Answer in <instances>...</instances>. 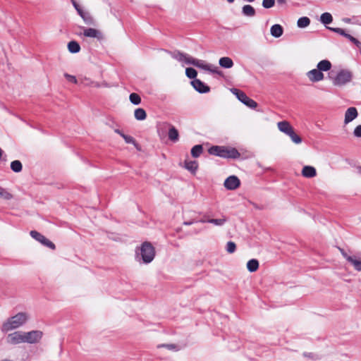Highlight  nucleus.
Listing matches in <instances>:
<instances>
[{
    "label": "nucleus",
    "instance_id": "obj_1",
    "mask_svg": "<svg viewBox=\"0 0 361 361\" xmlns=\"http://www.w3.org/2000/svg\"><path fill=\"white\" fill-rule=\"evenodd\" d=\"M164 51L169 54L173 59L180 63L187 65H192L205 71L209 68V64L207 63L204 61L195 59L186 53H183L180 51H169L164 50Z\"/></svg>",
    "mask_w": 361,
    "mask_h": 361
},
{
    "label": "nucleus",
    "instance_id": "obj_2",
    "mask_svg": "<svg viewBox=\"0 0 361 361\" xmlns=\"http://www.w3.org/2000/svg\"><path fill=\"white\" fill-rule=\"evenodd\" d=\"M29 319V315L26 312H19L16 315L9 317L1 326L3 332H8L11 330L20 327Z\"/></svg>",
    "mask_w": 361,
    "mask_h": 361
},
{
    "label": "nucleus",
    "instance_id": "obj_3",
    "mask_svg": "<svg viewBox=\"0 0 361 361\" xmlns=\"http://www.w3.org/2000/svg\"><path fill=\"white\" fill-rule=\"evenodd\" d=\"M135 252L136 260L145 264L150 263L155 256L154 247L149 242L143 243L140 248L137 249Z\"/></svg>",
    "mask_w": 361,
    "mask_h": 361
},
{
    "label": "nucleus",
    "instance_id": "obj_4",
    "mask_svg": "<svg viewBox=\"0 0 361 361\" xmlns=\"http://www.w3.org/2000/svg\"><path fill=\"white\" fill-rule=\"evenodd\" d=\"M209 153L226 159H238L240 157V152L234 147L224 146H212L209 149Z\"/></svg>",
    "mask_w": 361,
    "mask_h": 361
},
{
    "label": "nucleus",
    "instance_id": "obj_5",
    "mask_svg": "<svg viewBox=\"0 0 361 361\" xmlns=\"http://www.w3.org/2000/svg\"><path fill=\"white\" fill-rule=\"evenodd\" d=\"M352 73L346 69L339 71L335 77L329 76L334 85L343 86L352 80Z\"/></svg>",
    "mask_w": 361,
    "mask_h": 361
},
{
    "label": "nucleus",
    "instance_id": "obj_6",
    "mask_svg": "<svg viewBox=\"0 0 361 361\" xmlns=\"http://www.w3.org/2000/svg\"><path fill=\"white\" fill-rule=\"evenodd\" d=\"M231 92L235 94L236 97L247 106L251 109H255L257 106V103L248 97L243 91L237 88H233L231 89Z\"/></svg>",
    "mask_w": 361,
    "mask_h": 361
},
{
    "label": "nucleus",
    "instance_id": "obj_7",
    "mask_svg": "<svg viewBox=\"0 0 361 361\" xmlns=\"http://www.w3.org/2000/svg\"><path fill=\"white\" fill-rule=\"evenodd\" d=\"M32 238H33L37 241L42 243L43 245L51 249L55 250L56 246L55 245L50 241L49 239H47L44 235L41 234L40 233L36 231H31L30 233Z\"/></svg>",
    "mask_w": 361,
    "mask_h": 361
},
{
    "label": "nucleus",
    "instance_id": "obj_8",
    "mask_svg": "<svg viewBox=\"0 0 361 361\" xmlns=\"http://www.w3.org/2000/svg\"><path fill=\"white\" fill-rule=\"evenodd\" d=\"M42 336V332L37 330L24 333L25 343H37L41 339Z\"/></svg>",
    "mask_w": 361,
    "mask_h": 361
},
{
    "label": "nucleus",
    "instance_id": "obj_9",
    "mask_svg": "<svg viewBox=\"0 0 361 361\" xmlns=\"http://www.w3.org/2000/svg\"><path fill=\"white\" fill-rule=\"evenodd\" d=\"M7 341L8 343L13 345L25 343L24 333L21 331H16L12 334H9L7 336Z\"/></svg>",
    "mask_w": 361,
    "mask_h": 361
},
{
    "label": "nucleus",
    "instance_id": "obj_10",
    "mask_svg": "<svg viewBox=\"0 0 361 361\" xmlns=\"http://www.w3.org/2000/svg\"><path fill=\"white\" fill-rule=\"evenodd\" d=\"M224 185L226 189L233 190L240 186V181L237 176H231L225 180Z\"/></svg>",
    "mask_w": 361,
    "mask_h": 361
},
{
    "label": "nucleus",
    "instance_id": "obj_11",
    "mask_svg": "<svg viewBox=\"0 0 361 361\" xmlns=\"http://www.w3.org/2000/svg\"><path fill=\"white\" fill-rule=\"evenodd\" d=\"M307 76L312 82L321 81L324 78V73L317 68L308 71L307 73Z\"/></svg>",
    "mask_w": 361,
    "mask_h": 361
},
{
    "label": "nucleus",
    "instance_id": "obj_12",
    "mask_svg": "<svg viewBox=\"0 0 361 361\" xmlns=\"http://www.w3.org/2000/svg\"><path fill=\"white\" fill-rule=\"evenodd\" d=\"M191 85L196 91L200 93H207L209 92V87L199 79H195L191 81Z\"/></svg>",
    "mask_w": 361,
    "mask_h": 361
},
{
    "label": "nucleus",
    "instance_id": "obj_13",
    "mask_svg": "<svg viewBox=\"0 0 361 361\" xmlns=\"http://www.w3.org/2000/svg\"><path fill=\"white\" fill-rule=\"evenodd\" d=\"M358 116L357 110L355 107H349L347 109L345 113V118H344V123L345 124L349 123L350 122L353 121L354 119H355Z\"/></svg>",
    "mask_w": 361,
    "mask_h": 361
},
{
    "label": "nucleus",
    "instance_id": "obj_14",
    "mask_svg": "<svg viewBox=\"0 0 361 361\" xmlns=\"http://www.w3.org/2000/svg\"><path fill=\"white\" fill-rule=\"evenodd\" d=\"M83 35L87 37L97 38L100 40L103 39L102 33L94 28H83Z\"/></svg>",
    "mask_w": 361,
    "mask_h": 361
},
{
    "label": "nucleus",
    "instance_id": "obj_15",
    "mask_svg": "<svg viewBox=\"0 0 361 361\" xmlns=\"http://www.w3.org/2000/svg\"><path fill=\"white\" fill-rule=\"evenodd\" d=\"M277 126L279 130L288 135L291 130H293V128L291 126L289 122L286 121H280L277 123Z\"/></svg>",
    "mask_w": 361,
    "mask_h": 361
},
{
    "label": "nucleus",
    "instance_id": "obj_16",
    "mask_svg": "<svg viewBox=\"0 0 361 361\" xmlns=\"http://www.w3.org/2000/svg\"><path fill=\"white\" fill-rule=\"evenodd\" d=\"M348 262L353 265L356 271H361V257L353 255L351 257L348 258Z\"/></svg>",
    "mask_w": 361,
    "mask_h": 361
},
{
    "label": "nucleus",
    "instance_id": "obj_17",
    "mask_svg": "<svg viewBox=\"0 0 361 361\" xmlns=\"http://www.w3.org/2000/svg\"><path fill=\"white\" fill-rule=\"evenodd\" d=\"M302 175L305 178H313L316 176V169L311 166H305L302 168Z\"/></svg>",
    "mask_w": 361,
    "mask_h": 361
},
{
    "label": "nucleus",
    "instance_id": "obj_18",
    "mask_svg": "<svg viewBox=\"0 0 361 361\" xmlns=\"http://www.w3.org/2000/svg\"><path fill=\"white\" fill-rule=\"evenodd\" d=\"M271 35L274 37H280L283 33V29L281 25L275 24L271 27Z\"/></svg>",
    "mask_w": 361,
    "mask_h": 361
},
{
    "label": "nucleus",
    "instance_id": "obj_19",
    "mask_svg": "<svg viewBox=\"0 0 361 361\" xmlns=\"http://www.w3.org/2000/svg\"><path fill=\"white\" fill-rule=\"evenodd\" d=\"M331 63L329 60H322L320 61L317 66V68L321 71H328L331 68Z\"/></svg>",
    "mask_w": 361,
    "mask_h": 361
},
{
    "label": "nucleus",
    "instance_id": "obj_20",
    "mask_svg": "<svg viewBox=\"0 0 361 361\" xmlns=\"http://www.w3.org/2000/svg\"><path fill=\"white\" fill-rule=\"evenodd\" d=\"M242 13L245 16L253 17L255 16V9L251 5L247 4L243 6Z\"/></svg>",
    "mask_w": 361,
    "mask_h": 361
},
{
    "label": "nucleus",
    "instance_id": "obj_21",
    "mask_svg": "<svg viewBox=\"0 0 361 361\" xmlns=\"http://www.w3.org/2000/svg\"><path fill=\"white\" fill-rule=\"evenodd\" d=\"M219 65L224 68H231L233 66L232 59L229 57H221L219 61Z\"/></svg>",
    "mask_w": 361,
    "mask_h": 361
},
{
    "label": "nucleus",
    "instance_id": "obj_22",
    "mask_svg": "<svg viewBox=\"0 0 361 361\" xmlns=\"http://www.w3.org/2000/svg\"><path fill=\"white\" fill-rule=\"evenodd\" d=\"M134 116L137 121H143L147 117L146 111L142 108H137L134 111Z\"/></svg>",
    "mask_w": 361,
    "mask_h": 361
},
{
    "label": "nucleus",
    "instance_id": "obj_23",
    "mask_svg": "<svg viewBox=\"0 0 361 361\" xmlns=\"http://www.w3.org/2000/svg\"><path fill=\"white\" fill-rule=\"evenodd\" d=\"M168 135L169 140L174 142L178 140V131L174 126H171L169 130Z\"/></svg>",
    "mask_w": 361,
    "mask_h": 361
},
{
    "label": "nucleus",
    "instance_id": "obj_24",
    "mask_svg": "<svg viewBox=\"0 0 361 361\" xmlns=\"http://www.w3.org/2000/svg\"><path fill=\"white\" fill-rule=\"evenodd\" d=\"M259 268V262L255 259H250L247 263V269L250 272L256 271Z\"/></svg>",
    "mask_w": 361,
    "mask_h": 361
},
{
    "label": "nucleus",
    "instance_id": "obj_25",
    "mask_svg": "<svg viewBox=\"0 0 361 361\" xmlns=\"http://www.w3.org/2000/svg\"><path fill=\"white\" fill-rule=\"evenodd\" d=\"M207 221L217 226H222L227 221V218L223 215L220 219H207Z\"/></svg>",
    "mask_w": 361,
    "mask_h": 361
},
{
    "label": "nucleus",
    "instance_id": "obj_26",
    "mask_svg": "<svg viewBox=\"0 0 361 361\" xmlns=\"http://www.w3.org/2000/svg\"><path fill=\"white\" fill-rule=\"evenodd\" d=\"M68 49L71 53L76 54L80 51V47L78 42H77L76 41H71L68 44Z\"/></svg>",
    "mask_w": 361,
    "mask_h": 361
},
{
    "label": "nucleus",
    "instance_id": "obj_27",
    "mask_svg": "<svg viewBox=\"0 0 361 361\" xmlns=\"http://www.w3.org/2000/svg\"><path fill=\"white\" fill-rule=\"evenodd\" d=\"M185 167L186 169L190 171L192 173H195L197 169L198 164L196 161H185Z\"/></svg>",
    "mask_w": 361,
    "mask_h": 361
},
{
    "label": "nucleus",
    "instance_id": "obj_28",
    "mask_svg": "<svg viewBox=\"0 0 361 361\" xmlns=\"http://www.w3.org/2000/svg\"><path fill=\"white\" fill-rule=\"evenodd\" d=\"M320 21L324 25H328L332 23L333 17L330 13L325 12L320 16Z\"/></svg>",
    "mask_w": 361,
    "mask_h": 361
},
{
    "label": "nucleus",
    "instance_id": "obj_29",
    "mask_svg": "<svg viewBox=\"0 0 361 361\" xmlns=\"http://www.w3.org/2000/svg\"><path fill=\"white\" fill-rule=\"evenodd\" d=\"M310 24V20L307 17H301L298 20L297 25L300 28H305Z\"/></svg>",
    "mask_w": 361,
    "mask_h": 361
},
{
    "label": "nucleus",
    "instance_id": "obj_30",
    "mask_svg": "<svg viewBox=\"0 0 361 361\" xmlns=\"http://www.w3.org/2000/svg\"><path fill=\"white\" fill-rule=\"evenodd\" d=\"M203 147L201 145H195L191 149V154L193 157L197 158L200 156V154L202 153Z\"/></svg>",
    "mask_w": 361,
    "mask_h": 361
},
{
    "label": "nucleus",
    "instance_id": "obj_31",
    "mask_svg": "<svg viewBox=\"0 0 361 361\" xmlns=\"http://www.w3.org/2000/svg\"><path fill=\"white\" fill-rule=\"evenodd\" d=\"M11 169L13 171L19 173L23 169V165L20 161L15 160L11 163Z\"/></svg>",
    "mask_w": 361,
    "mask_h": 361
},
{
    "label": "nucleus",
    "instance_id": "obj_32",
    "mask_svg": "<svg viewBox=\"0 0 361 361\" xmlns=\"http://www.w3.org/2000/svg\"><path fill=\"white\" fill-rule=\"evenodd\" d=\"M81 18H82V20H84V22L85 23V24L88 25H94V20L92 18V16L90 15V13L88 12H85L82 16Z\"/></svg>",
    "mask_w": 361,
    "mask_h": 361
},
{
    "label": "nucleus",
    "instance_id": "obj_33",
    "mask_svg": "<svg viewBox=\"0 0 361 361\" xmlns=\"http://www.w3.org/2000/svg\"><path fill=\"white\" fill-rule=\"evenodd\" d=\"M290 137L293 142L295 144H300L302 142V138L295 133L294 129L290 131V133L288 135Z\"/></svg>",
    "mask_w": 361,
    "mask_h": 361
},
{
    "label": "nucleus",
    "instance_id": "obj_34",
    "mask_svg": "<svg viewBox=\"0 0 361 361\" xmlns=\"http://www.w3.org/2000/svg\"><path fill=\"white\" fill-rule=\"evenodd\" d=\"M129 99L135 105H138L141 103V97L137 93H131L129 96Z\"/></svg>",
    "mask_w": 361,
    "mask_h": 361
},
{
    "label": "nucleus",
    "instance_id": "obj_35",
    "mask_svg": "<svg viewBox=\"0 0 361 361\" xmlns=\"http://www.w3.org/2000/svg\"><path fill=\"white\" fill-rule=\"evenodd\" d=\"M185 75L188 78L195 80L197 79V72L193 68H186Z\"/></svg>",
    "mask_w": 361,
    "mask_h": 361
},
{
    "label": "nucleus",
    "instance_id": "obj_36",
    "mask_svg": "<svg viewBox=\"0 0 361 361\" xmlns=\"http://www.w3.org/2000/svg\"><path fill=\"white\" fill-rule=\"evenodd\" d=\"M0 197L6 200H9L12 199L13 195L6 189L0 187Z\"/></svg>",
    "mask_w": 361,
    "mask_h": 361
},
{
    "label": "nucleus",
    "instance_id": "obj_37",
    "mask_svg": "<svg viewBox=\"0 0 361 361\" xmlns=\"http://www.w3.org/2000/svg\"><path fill=\"white\" fill-rule=\"evenodd\" d=\"M226 250L230 254L233 253L236 250L235 243L233 241H228L226 244Z\"/></svg>",
    "mask_w": 361,
    "mask_h": 361
},
{
    "label": "nucleus",
    "instance_id": "obj_38",
    "mask_svg": "<svg viewBox=\"0 0 361 361\" xmlns=\"http://www.w3.org/2000/svg\"><path fill=\"white\" fill-rule=\"evenodd\" d=\"M329 30L337 33V34H339L345 37H347L348 35V33H346L345 32V30L342 28H339V27H327Z\"/></svg>",
    "mask_w": 361,
    "mask_h": 361
},
{
    "label": "nucleus",
    "instance_id": "obj_39",
    "mask_svg": "<svg viewBox=\"0 0 361 361\" xmlns=\"http://www.w3.org/2000/svg\"><path fill=\"white\" fill-rule=\"evenodd\" d=\"M275 4V0H263L262 1V6L264 8H270L273 7Z\"/></svg>",
    "mask_w": 361,
    "mask_h": 361
},
{
    "label": "nucleus",
    "instance_id": "obj_40",
    "mask_svg": "<svg viewBox=\"0 0 361 361\" xmlns=\"http://www.w3.org/2000/svg\"><path fill=\"white\" fill-rule=\"evenodd\" d=\"M122 137L124 139V140L126 141V143L133 144L137 147V145L135 139L132 136L127 135L124 134V135H122Z\"/></svg>",
    "mask_w": 361,
    "mask_h": 361
},
{
    "label": "nucleus",
    "instance_id": "obj_41",
    "mask_svg": "<svg viewBox=\"0 0 361 361\" xmlns=\"http://www.w3.org/2000/svg\"><path fill=\"white\" fill-rule=\"evenodd\" d=\"M158 347L159 348L164 347L170 350H174V351L179 350L178 347L175 344H161V345H158Z\"/></svg>",
    "mask_w": 361,
    "mask_h": 361
},
{
    "label": "nucleus",
    "instance_id": "obj_42",
    "mask_svg": "<svg viewBox=\"0 0 361 361\" xmlns=\"http://www.w3.org/2000/svg\"><path fill=\"white\" fill-rule=\"evenodd\" d=\"M353 135L356 137H361V125L357 126L354 129Z\"/></svg>",
    "mask_w": 361,
    "mask_h": 361
},
{
    "label": "nucleus",
    "instance_id": "obj_43",
    "mask_svg": "<svg viewBox=\"0 0 361 361\" xmlns=\"http://www.w3.org/2000/svg\"><path fill=\"white\" fill-rule=\"evenodd\" d=\"M65 78L69 81L73 83H77L78 80L73 75H69L68 73L64 74Z\"/></svg>",
    "mask_w": 361,
    "mask_h": 361
},
{
    "label": "nucleus",
    "instance_id": "obj_44",
    "mask_svg": "<svg viewBox=\"0 0 361 361\" xmlns=\"http://www.w3.org/2000/svg\"><path fill=\"white\" fill-rule=\"evenodd\" d=\"M206 71H209L211 73H217V74H220L221 73V72L218 71V67L212 66L211 64H209V69H206Z\"/></svg>",
    "mask_w": 361,
    "mask_h": 361
},
{
    "label": "nucleus",
    "instance_id": "obj_45",
    "mask_svg": "<svg viewBox=\"0 0 361 361\" xmlns=\"http://www.w3.org/2000/svg\"><path fill=\"white\" fill-rule=\"evenodd\" d=\"M346 38L348 39L351 42L356 44L357 46H358L359 44H360V42L356 38H355L354 37L349 34H348Z\"/></svg>",
    "mask_w": 361,
    "mask_h": 361
},
{
    "label": "nucleus",
    "instance_id": "obj_46",
    "mask_svg": "<svg viewBox=\"0 0 361 361\" xmlns=\"http://www.w3.org/2000/svg\"><path fill=\"white\" fill-rule=\"evenodd\" d=\"M340 251H341V252L342 255L343 256V257H344L347 261H348V257H351L353 256V255H348V254L344 251V250H343V249H340Z\"/></svg>",
    "mask_w": 361,
    "mask_h": 361
},
{
    "label": "nucleus",
    "instance_id": "obj_47",
    "mask_svg": "<svg viewBox=\"0 0 361 361\" xmlns=\"http://www.w3.org/2000/svg\"><path fill=\"white\" fill-rule=\"evenodd\" d=\"M79 16L81 17L86 11H84L81 8L76 10Z\"/></svg>",
    "mask_w": 361,
    "mask_h": 361
},
{
    "label": "nucleus",
    "instance_id": "obj_48",
    "mask_svg": "<svg viewBox=\"0 0 361 361\" xmlns=\"http://www.w3.org/2000/svg\"><path fill=\"white\" fill-rule=\"evenodd\" d=\"M72 1H73V6L75 7V8L76 10H78V8H80V6L74 0H73Z\"/></svg>",
    "mask_w": 361,
    "mask_h": 361
},
{
    "label": "nucleus",
    "instance_id": "obj_49",
    "mask_svg": "<svg viewBox=\"0 0 361 361\" xmlns=\"http://www.w3.org/2000/svg\"><path fill=\"white\" fill-rule=\"evenodd\" d=\"M288 0H276L279 4H286Z\"/></svg>",
    "mask_w": 361,
    "mask_h": 361
},
{
    "label": "nucleus",
    "instance_id": "obj_50",
    "mask_svg": "<svg viewBox=\"0 0 361 361\" xmlns=\"http://www.w3.org/2000/svg\"><path fill=\"white\" fill-rule=\"evenodd\" d=\"M114 132L116 133L117 134L120 135L121 137H122V135H124V133L119 129H115Z\"/></svg>",
    "mask_w": 361,
    "mask_h": 361
},
{
    "label": "nucleus",
    "instance_id": "obj_51",
    "mask_svg": "<svg viewBox=\"0 0 361 361\" xmlns=\"http://www.w3.org/2000/svg\"><path fill=\"white\" fill-rule=\"evenodd\" d=\"M192 224H193V221H185L183 223L184 225H187V226L191 225Z\"/></svg>",
    "mask_w": 361,
    "mask_h": 361
},
{
    "label": "nucleus",
    "instance_id": "obj_52",
    "mask_svg": "<svg viewBox=\"0 0 361 361\" xmlns=\"http://www.w3.org/2000/svg\"><path fill=\"white\" fill-rule=\"evenodd\" d=\"M207 219H202L199 220V222H200V223H206V222H207Z\"/></svg>",
    "mask_w": 361,
    "mask_h": 361
},
{
    "label": "nucleus",
    "instance_id": "obj_53",
    "mask_svg": "<svg viewBox=\"0 0 361 361\" xmlns=\"http://www.w3.org/2000/svg\"><path fill=\"white\" fill-rule=\"evenodd\" d=\"M229 3H233L235 0H227Z\"/></svg>",
    "mask_w": 361,
    "mask_h": 361
},
{
    "label": "nucleus",
    "instance_id": "obj_54",
    "mask_svg": "<svg viewBox=\"0 0 361 361\" xmlns=\"http://www.w3.org/2000/svg\"><path fill=\"white\" fill-rule=\"evenodd\" d=\"M246 1H248V2H253V1H255V0H246Z\"/></svg>",
    "mask_w": 361,
    "mask_h": 361
},
{
    "label": "nucleus",
    "instance_id": "obj_55",
    "mask_svg": "<svg viewBox=\"0 0 361 361\" xmlns=\"http://www.w3.org/2000/svg\"><path fill=\"white\" fill-rule=\"evenodd\" d=\"M350 21V19H346L345 20V22H349Z\"/></svg>",
    "mask_w": 361,
    "mask_h": 361
}]
</instances>
